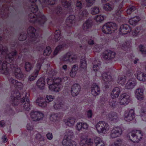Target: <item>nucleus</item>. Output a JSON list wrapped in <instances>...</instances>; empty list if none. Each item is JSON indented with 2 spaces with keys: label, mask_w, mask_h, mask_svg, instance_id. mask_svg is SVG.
I'll return each mask as SVG.
<instances>
[{
  "label": "nucleus",
  "mask_w": 146,
  "mask_h": 146,
  "mask_svg": "<svg viewBox=\"0 0 146 146\" xmlns=\"http://www.w3.org/2000/svg\"><path fill=\"white\" fill-rule=\"evenodd\" d=\"M45 59L43 56L40 57L38 58L35 69L33 72L30 75L28 78V80L30 81H33L35 80L41 68L42 65Z\"/></svg>",
  "instance_id": "obj_12"
},
{
  "label": "nucleus",
  "mask_w": 146,
  "mask_h": 146,
  "mask_svg": "<svg viewBox=\"0 0 146 146\" xmlns=\"http://www.w3.org/2000/svg\"><path fill=\"white\" fill-rule=\"evenodd\" d=\"M143 134L141 130H134L127 134V138L134 143H138L142 139Z\"/></svg>",
  "instance_id": "obj_11"
},
{
  "label": "nucleus",
  "mask_w": 146,
  "mask_h": 146,
  "mask_svg": "<svg viewBox=\"0 0 146 146\" xmlns=\"http://www.w3.org/2000/svg\"><path fill=\"white\" fill-rule=\"evenodd\" d=\"M86 3V6L89 7L95 3L96 0H85Z\"/></svg>",
  "instance_id": "obj_54"
},
{
  "label": "nucleus",
  "mask_w": 146,
  "mask_h": 146,
  "mask_svg": "<svg viewBox=\"0 0 146 146\" xmlns=\"http://www.w3.org/2000/svg\"><path fill=\"white\" fill-rule=\"evenodd\" d=\"M132 31L131 27L128 25L125 24L120 26L119 29V33L120 35H123L130 33Z\"/></svg>",
  "instance_id": "obj_23"
},
{
  "label": "nucleus",
  "mask_w": 146,
  "mask_h": 146,
  "mask_svg": "<svg viewBox=\"0 0 146 146\" xmlns=\"http://www.w3.org/2000/svg\"><path fill=\"white\" fill-rule=\"evenodd\" d=\"M93 25V20L90 19H88L83 24L82 29L84 31H88L90 30Z\"/></svg>",
  "instance_id": "obj_26"
},
{
  "label": "nucleus",
  "mask_w": 146,
  "mask_h": 146,
  "mask_svg": "<svg viewBox=\"0 0 146 146\" xmlns=\"http://www.w3.org/2000/svg\"><path fill=\"white\" fill-rule=\"evenodd\" d=\"M21 53V56H19L14 63L10 64L7 66L6 63L3 64L1 70H0L1 73L9 76L10 74L12 73L17 78L20 80L24 79V74L21 71L20 68L18 67L19 64L21 62V58L23 57V59H29L32 60L34 57L28 48H24L22 50Z\"/></svg>",
  "instance_id": "obj_2"
},
{
  "label": "nucleus",
  "mask_w": 146,
  "mask_h": 146,
  "mask_svg": "<svg viewBox=\"0 0 146 146\" xmlns=\"http://www.w3.org/2000/svg\"><path fill=\"white\" fill-rule=\"evenodd\" d=\"M45 84V79L43 77H41L39 78L36 83V85L37 87L41 90L44 89Z\"/></svg>",
  "instance_id": "obj_36"
},
{
  "label": "nucleus",
  "mask_w": 146,
  "mask_h": 146,
  "mask_svg": "<svg viewBox=\"0 0 146 146\" xmlns=\"http://www.w3.org/2000/svg\"><path fill=\"white\" fill-rule=\"evenodd\" d=\"M121 142H122L121 139H118L115 141L113 143L111 144V146H119L120 145Z\"/></svg>",
  "instance_id": "obj_55"
},
{
  "label": "nucleus",
  "mask_w": 146,
  "mask_h": 146,
  "mask_svg": "<svg viewBox=\"0 0 146 146\" xmlns=\"http://www.w3.org/2000/svg\"><path fill=\"white\" fill-rule=\"evenodd\" d=\"M44 46L42 44H39L36 46L35 49L38 51H42L44 49Z\"/></svg>",
  "instance_id": "obj_53"
},
{
  "label": "nucleus",
  "mask_w": 146,
  "mask_h": 146,
  "mask_svg": "<svg viewBox=\"0 0 146 146\" xmlns=\"http://www.w3.org/2000/svg\"><path fill=\"white\" fill-rule=\"evenodd\" d=\"M50 119L53 122L56 121L58 120L59 117L58 116V114L56 113H53L52 114L50 117Z\"/></svg>",
  "instance_id": "obj_49"
},
{
  "label": "nucleus",
  "mask_w": 146,
  "mask_h": 146,
  "mask_svg": "<svg viewBox=\"0 0 146 146\" xmlns=\"http://www.w3.org/2000/svg\"><path fill=\"white\" fill-rule=\"evenodd\" d=\"M82 140L81 141L80 145V146H86L89 145H92L93 144V141L91 138L88 139L87 137L84 138H81Z\"/></svg>",
  "instance_id": "obj_29"
},
{
  "label": "nucleus",
  "mask_w": 146,
  "mask_h": 146,
  "mask_svg": "<svg viewBox=\"0 0 146 146\" xmlns=\"http://www.w3.org/2000/svg\"><path fill=\"white\" fill-rule=\"evenodd\" d=\"M65 22V25H60L57 27L54 33L55 42H57L60 40V43H62L58 45L55 48L53 53V55L54 56L57 55L60 51L63 50L64 48H67L69 47V43L67 42V40L65 41L64 39L61 32L63 31L64 33H70L71 27L74 25L75 23V15H70L66 18Z\"/></svg>",
  "instance_id": "obj_3"
},
{
  "label": "nucleus",
  "mask_w": 146,
  "mask_h": 146,
  "mask_svg": "<svg viewBox=\"0 0 146 146\" xmlns=\"http://www.w3.org/2000/svg\"><path fill=\"white\" fill-rule=\"evenodd\" d=\"M107 117L112 123H116L119 120L117 114L115 112H111L110 113Z\"/></svg>",
  "instance_id": "obj_31"
},
{
  "label": "nucleus",
  "mask_w": 146,
  "mask_h": 146,
  "mask_svg": "<svg viewBox=\"0 0 146 146\" xmlns=\"http://www.w3.org/2000/svg\"><path fill=\"white\" fill-rule=\"evenodd\" d=\"M130 97L126 93L121 94L119 100V102L121 105H127L129 102Z\"/></svg>",
  "instance_id": "obj_25"
},
{
  "label": "nucleus",
  "mask_w": 146,
  "mask_h": 146,
  "mask_svg": "<svg viewBox=\"0 0 146 146\" xmlns=\"http://www.w3.org/2000/svg\"><path fill=\"white\" fill-rule=\"evenodd\" d=\"M136 97L139 100H141L143 98V90L141 88H138L135 91Z\"/></svg>",
  "instance_id": "obj_38"
},
{
  "label": "nucleus",
  "mask_w": 146,
  "mask_h": 146,
  "mask_svg": "<svg viewBox=\"0 0 146 146\" xmlns=\"http://www.w3.org/2000/svg\"><path fill=\"white\" fill-rule=\"evenodd\" d=\"M140 115L142 120L146 121V109L142 108L140 111Z\"/></svg>",
  "instance_id": "obj_45"
},
{
  "label": "nucleus",
  "mask_w": 146,
  "mask_h": 146,
  "mask_svg": "<svg viewBox=\"0 0 146 146\" xmlns=\"http://www.w3.org/2000/svg\"><path fill=\"white\" fill-rule=\"evenodd\" d=\"M51 74L52 77L48 78L47 80V84L49 85V88L50 90L52 91L58 92L63 87L62 85V81L64 80H68L70 78L69 77H65L62 79L59 78H58V79L60 80L58 82H56L53 79V77L56 74V72L53 70H52L49 73Z\"/></svg>",
  "instance_id": "obj_6"
},
{
  "label": "nucleus",
  "mask_w": 146,
  "mask_h": 146,
  "mask_svg": "<svg viewBox=\"0 0 146 146\" xmlns=\"http://www.w3.org/2000/svg\"><path fill=\"white\" fill-rule=\"evenodd\" d=\"M104 19V17L103 15H97L94 18L97 22H101L103 21Z\"/></svg>",
  "instance_id": "obj_52"
},
{
  "label": "nucleus",
  "mask_w": 146,
  "mask_h": 146,
  "mask_svg": "<svg viewBox=\"0 0 146 146\" xmlns=\"http://www.w3.org/2000/svg\"><path fill=\"white\" fill-rule=\"evenodd\" d=\"M141 32H142V30L141 29V27H136L135 30L131 32L132 35L133 36H137V35H139L140 33ZM131 33V32H130ZM131 33H130L129 35Z\"/></svg>",
  "instance_id": "obj_44"
},
{
  "label": "nucleus",
  "mask_w": 146,
  "mask_h": 146,
  "mask_svg": "<svg viewBox=\"0 0 146 146\" xmlns=\"http://www.w3.org/2000/svg\"><path fill=\"white\" fill-rule=\"evenodd\" d=\"M117 25L116 23L112 22H108L105 24L102 28V31L106 34H111L113 31L117 29Z\"/></svg>",
  "instance_id": "obj_15"
},
{
  "label": "nucleus",
  "mask_w": 146,
  "mask_h": 146,
  "mask_svg": "<svg viewBox=\"0 0 146 146\" xmlns=\"http://www.w3.org/2000/svg\"><path fill=\"white\" fill-rule=\"evenodd\" d=\"M120 93V89L118 87L114 88L110 94L111 98L109 100V101L108 102L107 100V98L104 97H102L100 98L101 103L103 105H104L108 102L109 106L112 109L117 108L118 107V105L116 101L115 100L114 98L118 97Z\"/></svg>",
  "instance_id": "obj_8"
},
{
  "label": "nucleus",
  "mask_w": 146,
  "mask_h": 146,
  "mask_svg": "<svg viewBox=\"0 0 146 146\" xmlns=\"http://www.w3.org/2000/svg\"><path fill=\"white\" fill-rule=\"evenodd\" d=\"M97 132L99 133H105L109 127L108 124L104 121H100L96 125Z\"/></svg>",
  "instance_id": "obj_18"
},
{
  "label": "nucleus",
  "mask_w": 146,
  "mask_h": 146,
  "mask_svg": "<svg viewBox=\"0 0 146 146\" xmlns=\"http://www.w3.org/2000/svg\"><path fill=\"white\" fill-rule=\"evenodd\" d=\"M100 92V88L96 83H94L91 87V93L92 94L96 96L99 94Z\"/></svg>",
  "instance_id": "obj_35"
},
{
  "label": "nucleus",
  "mask_w": 146,
  "mask_h": 146,
  "mask_svg": "<svg viewBox=\"0 0 146 146\" xmlns=\"http://www.w3.org/2000/svg\"><path fill=\"white\" fill-rule=\"evenodd\" d=\"M47 138L49 140H51L53 138L52 134L50 133H48L46 135Z\"/></svg>",
  "instance_id": "obj_60"
},
{
  "label": "nucleus",
  "mask_w": 146,
  "mask_h": 146,
  "mask_svg": "<svg viewBox=\"0 0 146 146\" xmlns=\"http://www.w3.org/2000/svg\"><path fill=\"white\" fill-rule=\"evenodd\" d=\"M72 53L71 51H69L66 52L62 57V59L64 61H69L70 62H74L76 61L77 58V56L74 54L73 56L70 58L72 55Z\"/></svg>",
  "instance_id": "obj_22"
},
{
  "label": "nucleus",
  "mask_w": 146,
  "mask_h": 146,
  "mask_svg": "<svg viewBox=\"0 0 146 146\" xmlns=\"http://www.w3.org/2000/svg\"><path fill=\"white\" fill-rule=\"evenodd\" d=\"M26 44L28 46H31L34 44L39 42L41 38L39 32L36 30L33 27L30 26L27 29V33H21L18 37L20 41H24L27 38Z\"/></svg>",
  "instance_id": "obj_5"
},
{
  "label": "nucleus",
  "mask_w": 146,
  "mask_h": 146,
  "mask_svg": "<svg viewBox=\"0 0 146 146\" xmlns=\"http://www.w3.org/2000/svg\"><path fill=\"white\" fill-rule=\"evenodd\" d=\"M8 52V49L7 47L3 48V45L0 43V52L2 55H4L6 54L5 60H6L2 62L0 60V70H1V68L2 65L4 63H6L7 66L10 65V64L14 63L16 60L19 56L17 55V52L16 50L12 51L8 54L7 53Z\"/></svg>",
  "instance_id": "obj_7"
},
{
  "label": "nucleus",
  "mask_w": 146,
  "mask_h": 146,
  "mask_svg": "<svg viewBox=\"0 0 146 146\" xmlns=\"http://www.w3.org/2000/svg\"><path fill=\"white\" fill-rule=\"evenodd\" d=\"M125 120L127 121H130L132 120L135 118L134 110L133 109H131L129 111L125 114Z\"/></svg>",
  "instance_id": "obj_30"
},
{
  "label": "nucleus",
  "mask_w": 146,
  "mask_h": 146,
  "mask_svg": "<svg viewBox=\"0 0 146 146\" xmlns=\"http://www.w3.org/2000/svg\"><path fill=\"white\" fill-rule=\"evenodd\" d=\"M68 133H66L62 141L63 146H76V143L72 140L73 137V134L72 130H69Z\"/></svg>",
  "instance_id": "obj_13"
},
{
  "label": "nucleus",
  "mask_w": 146,
  "mask_h": 146,
  "mask_svg": "<svg viewBox=\"0 0 146 146\" xmlns=\"http://www.w3.org/2000/svg\"><path fill=\"white\" fill-rule=\"evenodd\" d=\"M30 116L33 121H38L42 119L44 114L40 111L33 110L30 113Z\"/></svg>",
  "instance_id": "obj_21"
},
{
  "label": "nucleus",
  "mask_w": 146,
  "mask_h": 146,
  "mask_svg": "<svg viewBox=\"0 0 146 146\" xmlns=\"http://www.w3.org/2000/svg\"><path fill=\"white\" fill-rule=\"evenodd\" d=\"M78 66L76 64L73 66L70 73V75L72 78L75 77L77 72Z\"/></svg>",
  "instance_id": "obj_40"
},
{
  "label": "nucleus",
  "mask_w": 146,
  "mask_h": 146,
  "mask_svg": "<svg viewBox=\"0 0 146 146\" xmlns=\"http://www.w3.org/2000/svg\"><path fill=\"white\" fill-rule=\"evenodd\" d=\"M36 134L35 141H36L38 144H39L41 145H44V137L41 136V134L37 132H35V133Z\"/></svg>",
  "instance_id": "obj_32"
},
{
  "label": "nucleus",
  "mask_w": 146,
  "mask_h": 146,
  "mask_svg": "<svg viewBox=\"0 0 146 146\" xmlns=\"http://www.w3.org/2000/svg\"><path fill=\"white\" fill-rule=\"evenodd\" d=\"M33 64L28 62H26L25 64V68L27 72H29L33 67Z\"/></svg>",
  "instance_id": "obj_47"
},
{
  "label": "nucleus",
  "mask_w": 146,
  "mask_h": 146,
  "mask_svg": "<svg viewBox=\"0 0 146 146\" xmlns=\"http://www.w3.org/2000/svg\"><path fill=\"white\" fill-rule=\"evenodd\" d=\"M80 86L78 84H73L72 87L71 93L72 95L73 96H77L79 93L80 90Z\"/></svg>",
  "instance_id": "obj_28"
},
{
  "label": "nucleus",
  "mask_w": 146,
  "mask_h": 146,
  "mask_svg": "<svg viewBox=\"0 0 146 146\" xmlns=\"http://www.w3.org/2000/svg\"><path fill=\"white\" fill-rule=\"evenodd\" d=\"M76 119L73 117H69L68 120H66L65 119L64 122L66 125L68 126H72L74 124L76 121Z\"/></svg>",
  "instance_id": "obj_41"
},
{
  "label": "nucleus",
  "mask_w": 146,
  "mask_h": 146,
  "mask_svg": "<svg viewBox=\"0 0 146 146\" xmlns=\"http://www.w3.org/2000/svg\"><path fill=\"white\" fill-rule=\"evenodd\" d=\"M86 115L88 118H91L92 117L93 115V112L92 110H89L86 111Z\"/></svg>",
  "instance_id": "obj_58"
},
{
  "label": "nucleus",
  "mask_w": 146,
  "mask_h": 146,
  "mask_svg": "<svg viewBox=\"0 0 146 146\" xmlns=\"http://www.w3.org/2000/svg\"><path fill=\"white\" fill-rule=\"evenodd\" d=\"M8 80L11 88H14L10 97V102L12 105L16 106L20 105V103L23 104L25 102L23 108L25 110L29 111L31 109L30 101L29 98V94L26 93L25 97L21 99V95L19 90H21L23 88V84L12 78H8Z\"/></svg>",
  "instance_id": "obj_1"
},
{
  "label": "nucleus",
  "mask_w": 146,
  "mask_h": 146,
  "mask_svg": "<svg viewBox=\"0 0 146 146\" xmlns=\"http://www.w3.org/2000/svg\"><path fill=\"white\" fill-rule=\"evenodd\" d=\"M33 124H32L31 122L29 123H27V128L28 130L31 131L33 129Z\"/></svg>",
  "instance_id": "obj_57"
},
{
  "label": "nucleus",
  "mask_w": 146,
  "mask_h": 146,
  "mask_svg": "<svg viewBox=\"0 0 146 146\" xmlns=\"http://www.w3.org/2000/svg\"><path fill=\"white\" fill-rule=\"evenodd\" d=\"M5 125V122L4 120L0 121V126L2 127H3Z\"/></svg>",
  "instance_id": "obj_64"
},
{
  "label": "nucleus",
  "mask_w": 146,
  "mask_h": 146,
  "mask_svg": "<svg viewBox=\"0 0 146 146\" xmlns=\"http://www.w3.org/2000/svg\"><path fill=\"white\" fill-rule=\"evenodd\" d=\"M62 5L66 8H70L71 3L70 2L67 1L62 0L61 1Z\"/></svg>",
  "instance_id": "obj_50"
},
{
  "label": "nucleus",
  "mask_w": 146,
  "mask_h": 146,
  "mask_svg": "<svg viewBox=\"0 0 146 146\" xmlns=\"http://www.w3.org/2000/svg\"><path fill=\"white\" fill-rule=\"evenodd\" d=\"M88 127V124L86 123H82V129H87Z\"/></svg>",
  "instance_id": "obj_61"
},
{
  "label": "nucleus",
  "mask_w": 146,
  "mask_h": 146,
  "mask_svg": "<svg viewBox=\"0 0 146 146\" xmlns=\"http://www.w3.org/2000/svg\"><path fill=\"white\" fill-rule=\"evenodd\" d=\"M137 11V8L134 5H130L129 7L127 10V13L128 14H130L135 11Z\"/></svg>",
  "instance_id": "obj_48"
},
{
  "label": "nucleus",
  "mask_w": 146,
  "mask_h": 146,
  "mask_svg": "<svg viewBox=\"0 0 146 146\" xmlns=\"http://www.w3.org/2000/svg\"><path fill=\"white\" fill-rule=\"evenodd\" d=\"M103 86L106 89L109 88L113 81L112 76L110 72H104L101 74Z\"/></svg>",
  "instance_id": "obj_16"
},
{
  "label": "nucleus",
  "mask_w": 146,
  "mask_h": 146,
  "mask_svg": "<svg viewBox=\"0 0 146 146\" xmlns=\"http://www.w3.org/2000/svg\"><path fill=\"white\" fill-rule=\"evenodd\" d=\"M123 73L125 75H121L119 76L117 80L118 84L121 85H123L125 84L126 82L127 77H130L132 76L133 75L132 70L127 68L126 70H124Z\"/></svg>",
  "instance_id": "obj_17"
},
{
  "label": "nucleus",
  "mask_w": 146,
  "mask_h": 146,
  "mask_svg": "<svg viewBox=\"0 0 146 146\" xmlns=\"http://www.w3.org/2000/svg\"><path fill=\"white\" fill-rule=\"evenodd\" d=\"M88 43L89 45H92L94 44V40L90 39L88 40Z\"/></svg>",
  "instance_id": "obj_63"
},
{
  "label": "nucleus",
  "mask_w": 146,
  "mask_h": 146,
  "mask_svg": "<svg viewBox=\"0 0 146 146\" xmlns=\"http://www.w3.org/2000/svg\"><path fill=\"white\" fill-rule=\"evenodd\" d=\"M2 141L4 143H6L7 141V139L5 135H3L1 137Z\"/></svg>",
  "instance_id": "obj_62"
},
{
  "label": "nucleus",
  "mask_w": 146,
  "mask_h": 146,
  "mask_svg": "<svg viewBox=\"0 0 146 146\" xmlns=\"http://www.w3.org/2000/svg\"><path fill=\"white\" fill-rule=\"evenodd\" d=\"M120 46L121 49L125 51H129L131 49V42L129 41L122 42Z\"/></svg>",
  "instance_id": "obj_37"
},
{
  "label": "nucleus",
  "mask_w": 146,
  "mask_h": 146,
  "mask_svg": "<svg viewBox=\"0 0 146 146\" xmlns=\"http://www.w3.org/2000/svg\"><path fill=\"white\" fill-rule=\"evenodd\" d=\"M122 133V129L120 128L116 127L111 131L110 137L112 138H115L121 135Z\"/></svg>",
  "instance_id": "obj_27"
},
{
  "label": "nucleus",
  "mask_w": 146,
  "mask_h": 146,
  "mask_svg": "<svg viewBox=\"0 0 146 146\" xmlns=\"http://www.w3.org/2000/svg\"><path fill=\"white\" fill-rule=\"evenodd\" d=\"M82 123H78L76 125V129L78 131L82 129Z\"/></svg>",
  "instance_id": "obj_59"
},
{
  "label": "nucleus",
  "mask_w": 146,
  "mask_h": 146,
  "mask_svg": "<svg viewBox=\"0 0 146 146\" xmlns=\"http://www.w3.org/2000/svg\"><path fill=\"white\" fill-rule=\"evenodd\" d=\"M140 51L143 54H146V50L144 49V46L142 44H140L139 46Z\"/></svg>",
  "instance_id": "obj_56"
},
{
  "label": "nucleus",
  "mask_w": 146,
  "mask_h": 146,
  "mask_svg": "<svg viewBox=\"0 0 146 146\" xmlns=\"http://www.w3.org/2000/svg\"><path fill=\"white\" fill-rule=\"evenodd\" d=\"M87 46L86 45L80 46L79 54L83 55L84 58L83 59H81L80 60V70L81 72L83 73H84L86 72L87 64L85 58V55L86 53Z\"/></svg>",
  "instance_id": "obj_10"
},
{
  "label": "nucleus",
  "mask_w": 146,
  "mask_h": 146,
  "mask_svg": "<svg viewBox=\"0 0 146 146\" xmlns=\"http://www.w3.org/2000/svg\"><path fill=\"white\" fill-rule=\"evenodd\" d=\"M52 52L51 47L49 46H47L44 50L43 54L44 56H49Z\"/></svg>",
  "instance_id": "obj_46"
},
{
  "label": "nucleus",
  "mask_w": 146,
  "mask_h": 146,
  "mask_svg": "<svg viewBox=\"0 0 146 146\" xmlns=\"http://www.w3.org/2000/svg\"><path fill=\"white\" fill-rule=\"evenodd\" d=\"M76 7L75 10V15H78L79 20L82 21L85 17H87L88 15V13L86 9L82 8V5L81 1L78 0L76 1Z\"/></svg>",
  "instance_id": "obj_9"
},
{
  "label": "nucleus",
  "mask_w": 146,
  "mask_h": 146,
  "mask_svg": "<svg viewBox=\"0 0 146 146\" xmlns=\"http://www.w3.org/2000/svg\"><path fill=\"white\" fill-rule=\"evenodd\" d=\"M51 19L54 21H56L58 16L63 14V10L62 7L58 5L51 10Z\"/></svg>",
  "instance_id": "obj_19"
},
{
  "label": "nucleus",
  "mask_w": 146,
  "mask_h": 146,
  "mask_svg": "<svg viewBox=\"0 0 146 146\" xmlns=\"http://www.w3.org/2000/svg\"><path fill=\"white\" fill-rule=\"evenodd\" d=\"M91 13L92 15H95L99 13L100 10L98 7L95 6L91 9Z\"/></svg>",
  "instance_id": "obj_51"
},
{
  "label": "nucleus",
  "mask_w": 146,
  "mask_h": 146,
  "mask_svg": "<svg viewBox=\"0 0 146 146\" xmlns=\"http://www.w3.org/2000/svg\"><path fill=\"white\" fill-rule=\"evenodd\" d=\"M38 1L42 5V9L44 7L43 4H47L50 5L55 4L56 0H33V4L30 5L29 7L31 9V12L29 15V17L31 19V22L33 23H37L41 26H42L47 21V19L45 15L42 13L39 12L36 14L38 11V8L37 5L35 3Z\"/></svg>",
  "instance_id": "obj_4"
},
{
  "label": "nucleus",
  "mask_w": 146,
  "mask_h": 146,
  "mask_svg": "<svg viewBox=\"0 0 146 146\" xmlns=\"http://www.w3.org/2000/svg\"><path fill=\"white\" fill-rule=\"evenodd\" d=\"M137 79L138 80L143 82L146 80V74L142 72L138 73L137 75Z\"/></svg>",
  "instance_id": "obj_43"
},
{
  "label": "nucleus",
  "mask_w": 146,
  "mask_h": 146,
  "mask_svg": "<svg viewBox=\"0 0 146 146\" xmlns=\"http://www.w3.org/2000/svg\"><path fill=\"white\" fill-rule=\"evenodd\" d=\"M135 85V78H130L126 84L125 88L127 89H131L134 88Z\"/></svg>",
  "instance_id": "obj_34"
},
{
  "label": "nucleus",
  "mask_w": 146,
  "mask_h": 146,
  "mask_svg": "<svg viewBox=\"0 0 146 146\" xmlns=\"http://www.w3.org/2000/svg\"><path fill=\"white\" fill-rule=\"evenodd\" d=\"M115 53L110 50H107L103 53L102 57L106 60H111L115 57Z\"/></svg>",
  "instance_id": "obj_24"
},
{
  "label": "nucleus",
  "mask_w": 146,
  "mask_h": 146,
  "mask_svg": "<svg viewBox=\"0 0 146 146\" xmlns=\"http://www.w3.org/2000/svg\"><path fill=\"white\" fill-rule=\"evenodd\" d=\"M140 20V18L139 16H136L129 19V22L131 25L135 26Z\"/></svg>",
  "instance_id": "obj_39"
},
{
  "label": "nucleus",
  "mask_w": 146,
  "mask_h": 146,
  "mask_svg": "<svg viewBox=\"0 0 146 146\" xmlns=\"http://www.w3.org/2000/svg\"><path fill=\"white\" fill-rule=\"evenodd\" d=\"M54 98V96L51 95H46L45 98V101H44L42 97H38L36 100V104L43 108L46 106L47 102H49L52 101Z\"/></svg>",
  "instance_id": "obj_14"
},
{
  "label": "nucleus",
  "mask_w": 146,
  "mask_h": 146,
  "mask_svg": "<svg viewBox=\"0 0 146 146\" xmlns=\"http://www.w3.org/2000/svg\"><path fill=\"white\" fill-rule=\"evenodd\" d=\"M94 142L96 146H105V145L101 139L99 137H96L94 139Z\"/></svg>",
  "instance_id": "obj_42"
},
{
  "label": "nucleus",
  "mask_w": 146,
  "mask_h": 146,
  "mask_svg": "<svg viewBox=\"0 0 146 146\" xmlns=\"http://www.w3.org/2000/svg\"><path fill=\"white\" fill-rule=\"evenodd\" d=\"M53 107L56 110H61L63 111L66 110L69 108L68 106H67L65 102L60 99L58 100Z\"/></svg>",
  "instance_id": "obj_20"
},
{
  "label": "nucleus",
  "mask_w": 146,
  "mask_h": 146,
  "mask_svg": "<svg viewBox=\"0 0 146 146\" xmlns=\"http://www.w3.org/2000/svg\"><path fill=\"white\" fill-rule=\"evenodd\" d=\"M93 70L95 72H97L95 73L96 76H98L97 71L99 70L101 66V62L98 59H95L93 63Z\"/></svg>",
  "instance_id": "obj_33"
}]
</instances>
